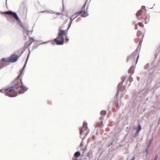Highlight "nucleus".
Here are the masks:
<instances>
[{
    "mask_svg": "<svg viewBox=\"0 0 160 160\" xmlns=\"http://www.w3.org/2000/svg\"><path fill=\"white\" fill-rule=\"evenodd\" d=\"M68 30H63L62 29L61 27L59 28L58 36L54 41L58 45H63L64 42V37H65V42L68 41L69 39L68 38L67 34Z\"/></svg>",
    "mask_w": 160,
    "mask_h": 160,
    "instance_id": "obj_1",
    "label": "nucleus"
},
{
    "mask_svg": "<svg viewBox=\"0 0 160 160\" xmlns=\"http://www.w3.org/2000/svg\"><path fill=\"white\" fill-rule=\"evenodd\" d=\"M13 87L18 92V93H24L27 90V88L24 87L22 84L20 75L18 76L12 82Z\"/></svg>",
    "mask_w": 160,
    "mask_h": 160,
    "instance_id": "obj_2",
    "label": "nucleus"
},
{
    "mask_svg": "<svg viewBox=\"0 0 160 160\" xmlns=\"http://www.w3.org/2000/svg\"><path fill=\"white\" fill-rule=\"evenodd\" d=\"M0 92L4 93L6 96L10 97H16L18 93V92L12 87L0 90Z\"/></svg>",
    "mask_w": 160,
    "mask_h": 160,
    "instance_id": "obj_3",
    "label": "nucleus"
},
{
    "mask_svg": "<svg viewBox=\"0 0 160 160\" xmlns=\"http://www.w3.org/2000/svg\"><path fill=\"white\" fill-rule=\"evenodd\" d=\"M137 55V53L135 52L132 53L130 56L128 57L127 58V60L128 61H130L132 63H137L138 59L139 57V55H138L137 57L136 60V58Z\"/></svg>",
    "mask_w": 160,
    "mask_h": 160,
    "instance_id": "obj_4",
    "label": "nucleus"
},
{
    "mask_svg": "<svg viewBox=\"0 0 160 160\" xmlns=\"http://www.w3.org/2000/svg\"><path fill=\"white\" fill-rule=\"evenodd\" d=\"M87 123L86 122L83 123V125L80 132V135H85V136L89 133V130L87 127Z\"/></svg>",
    "mask_w": 160,
    "mask_h": 160,
    "instance_id": "obj_5",
    "label": "nucleus"
},
{
    "mask_svg": "<svg viewBox=\"0 0 160 160\" xmlns=\"http://www.w3.org/2000/svg\"><path fill=\"white\" fill-rule=\"evenodd\" d=\"M3 13L5 14H8L12 15L13 17L17 21H19V18L17 15L15 13L11 11L5 12H3Z\"/></svg>",
    "mask_w": 160,
    "mask_h": 160,
    "instance_id": "obj_6",
    "label": "nucleus"
},
{
    "mask_svg": "<svg viewBox=\"0 0 160 160\" xmlns=\"http://www.w3.org/2000/svg\"><path fill=\"white\" fill-rule=\"evenodd\" d=\"M8 58L9 62H14L17 60L18 59V57L17 55H12L11 56Z\"/></svg>",
    "mask_w": 160,
    "mask_h": 160,
    "instance_id": "obj_7",
    "label": "nucleus"
},
{
    "mask_svg": "<svg viewBox=\"0 0 160 160\" xmlns=\"http://www.w3.org/2000/svg\"><path fill=\"white\" fill-rule=\"evenodd\" d=\"M137 128H138L137 129V131H136L135 134V137H137L138 135L139 132L141 130V127L140 124L138 125Z\"/></svg>",
    "mask_w": 160,
    "mask_h": 160,
    "instance_id": "obj_8",
    "label": "nucleus"
},
{
    "mask_svg": "<svg viewBox=\"0 0 160 160\" xmlns=\"http://www.w3.org/2000/svg\"><path fill=\"white\" fill-rule=\"evenodd\" d=\"M86 11H81L79 12V15L83 17H85L86 16L87 13Z\"/></svg>",
    "mask_w": 160,
    "mask_h": 160,
    "instance_id": "obj_9",
    "label": "nucleus"
},
{
    "mask_svg": "<svg viewBox=\"0 0 160 160\" xmlns=\"http://www.w3.org/2000/svg\"><path fill=\"white\" fill-rule=\"evenodd\" d=\"M80 153L78 151L76 152L74 154V156L76 157H78L80 156Z\"/></svg>",
    "mask_w": 160,
    "mask_h": 160,
    "instance_id": "obj_10",
    "label": "nucleus"
},
{
    "mask_svg": "<svg viewBox=\"0 0 160 160\" xmlns=\"http://www.w3.org/2000/svg\"><path fill=\"white\" fill-rule=\"evenodd\" d=\"M2 61L3 62H9V58H3L2 59Z\"/></svg>",
    "mask_w": 160,
    "mask_h": 160,
    "instance_id": "obj_11",
    "label": "nucleus"
},
{
    "mask_svg": "<svg viewBox=\"0 0 160 160\" xmlns=\"http://www.w3.org/2000/svg\"><path fill=\"white\" fill-rule=\"evenodd\" d=\"M106 111L103 110L101 111L100 114L104 116L106 115Z\"/></svg>",
    "mask_w": 160,
    "mask_h": 160,
    "instance_id": "obj_12",
    "label": "nucleus"
},
{
    "mask_svg": "<svg viewBox=\"0 0 160 160\" xmlns=\"http://www.w3.org/2000/svg\"><path fill=\"white\" fill-rule=\"evenodd\" d=\"M98 127H101L102 126V121L98 123Z\"/></svg>",
    "mask_w": 160,
    "mask_h": 160,
    "instance_id": "obj_13",
    "label": "nucleus"
},
{
    "mask_svg": "<svg viewBox=\"0 0 160 160\" xmlns=\"http://www.w3.org/2000/svg\"><path fill=\"white\" fill-rule=\"evenodd\" d=\"M138 25L142 27H143L144 26L143 24L141 22H139L138 23Z\"/></svg>",
    "mask_w": 160,
    "mask_h": 160,
    "instance_id": "obj_14",
    "label": "nucleus"
},
{
    "mask_svg": "<svg viewBox=\"0 0 160 160\" xmlns=\"http://www.w3.org/2000/svg\"><path fill=\"white\" fill-rule=\"evenodd\" d=\"M141 34V32L140 31H138V32H137V35L138 36H140Z\"/></svg>",
    "mask_w": 160,
    "mask_h": 160,
    "instance_id": "obj_15",
    "label": "nucleus"
},
{
    "mask_svg": "<svg viewBox=\"0 0 160 160\" xmlns=\"http://www.w3.org/2000/svg\"><path fill=\"white\" fill-rule=\"evenodd\" d=\"M140 12H139L138 13H137L136 14V16L138 17V16L140 14Z\"/></svg>",
    "mask_w": 160,
    "mask_h": 160,
    "instance_id": "obj_16",
    "label": "nucleus"
},
{
    "mask_svg": "<svg viewBox=\"0 0 160 160\" xmlns=\"http://www.w3.org/2000/svg\"><path fill=\"white\" fill-rule=\"evenodd\" d=\"M25 30L27 31L26 34L27 35H28V28H26V29H25Z\"/></svg>",
    "mask_w": 160,
    "mask_h": 160,
    "instance_id": "obj_17",
    "label": "nucleus"
},
{
    "mask_svg": "<svg viewBox=\"0 0 160 160\" xmlns=\"http://www.w3.org/2000/svg\"><path fill=\"white\" fill-rule=\"evenodd\" d=\"M85 4H84V5L83 6L82 8V9L81 10H83V9H84V10L85 9Z\"/></svg>",
    "mask_w": 160,
    "mask_h": 160,
    "instance_id": "obj_18",
    "label": "nucleus"
},
{
    "mask_svg": "<svg viewBox=\"0 0 160 160\" xmlns=\"http://www.w3.org/2000/svg\"><path fill=\"white\" fill-rule=\"evenodd\" d=\"M133 66H132L131 67V68H130L129 69V70H131L133 68Z\"/></svg>",
    "mask_w": 160,
    "mask_h": 160,
    "instance_id": "obj_19",
    "label": "nucleus"
},
{
    "mask_svg": "<svg viewBox=\"0 0 160 160\" xmlns=\"http://www.w3.org/2000/svg\"><path fill=\"white\" fill-rule=\"evenodd\" d=\"M145 8V7L144 6H142V7L141 9H144Z\"/></svg>",
    "mask_w": 160,
    "mask_h": 160,
    "instance_id": "obj_20",
    "label": "nucleus"
},
{
    "mask_svg": "<svg viewBox=\"0 0 160 160\" xmlns=\"http://www.w3.org/2000/svg\"><path fill=\"white\" fill-rule=\"evenodd\" d=\"M82 145H83V143H82V142H81V144H80V147H81V146H82Z\"/></svg>",
    "mask_w": 160,
    "mask_h": 160,
    "instance_id": "obj_21",
    "label": "nucleus"
},
{
    "mask_svg": "<svg viewBox=\"0 0 160 160\" xmlns=\"http://www.w3.org/2000/svg\"><path fill=\"white\" fill-rule=\"evenodd\" d=\"M102 118L101 117L100 118V119H102Z\"/></svg>",
    "mask_w": 160,
    "mask_h": 160,
    "instance_id": "obj_22",
    "label": "nucleus"
},
{
    "mask_svg": "<svg viewBox=\"0 0 160 160\" xmlns=\"http://www.w3.org/2000/svg\"><path fill=\"white\" fill-rule=\"evenodd\" d=\"M2 68V67H0V69Z\"/></svg>",
    "mask_w": 160,
    "mask_h": 160,
    "instance_id": "obj_23",
    "label": "nucleus"
}]
</instances>
